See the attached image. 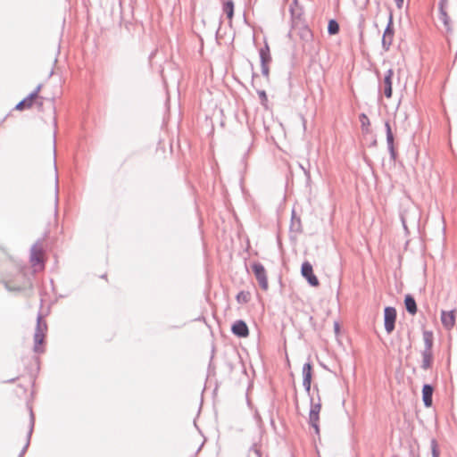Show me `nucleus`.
Returning a JSON list of instances; mask_svg holds the SVG:
<instances>
[{"mask_svg": "<svg viewBox=\"0 0 457 457\" xmlns=\"http://www.w3.org/2000/svg\"><path fill=\"white\" fill-rule=\"evenodd\" d=\"M45 246L42 240L37 241L30 249L29 261L35 271L43 269Z\"/></svg>", "mask_w": 457, "mask_h": 457, "instance_id": "f257e3e1", "label": "nucleus"}, {"mask_svg": "<svg viewBox=\"0 0 457 457\" xmlns=\"http://www.w3.org/2000/svg\"><path fill=\"white\" fill-rule=\"evenodd\" d=\"M46 330V323L43 320V317L41 316V314H38L37 318V326L34 334V351L37 353L41 352L40 345L44 342L45 334Z\"/></svg>", "mask_w": 457, "mask_h": 457, "instance_id": "f03ea898", "label": "nucleus"}, {"mask_svg": "<svg viewBox=\"0 0 457 457\" xmlns=\"http://www.w3.org/2000/svg\"><path fill=\"white\" fill-rule=\"evenodd\" d=\"M252 269L261 288L267 290L269 284L264 266L260 262H254L252 265Z\"/></svg>", "mask_w": 457, "mask_h": 457, "instance_id": "7ed1b4c3", "label": "nucleus"}, {"mask_svg": "<svg viewBox=\"0 0 457 457\" xmlns=\"http://www.w3.org/2000/svg\"><path fill=\"white\" fill-rule=\"evenodd\" d=\"M396 320V310L394 307L387 306L384 310V325L387 334H390L395 329Z\"/></svg>", "mask_w": 457, "mask_h": 457, "instance_id": "20e7f679", "label": "nucleus"}, {"mask_svg": "<svg viewBox=\"0 0 457 457\" xmlns=\"http://www.w3.org/2000/svg\"><path fill=\"white\" fill-rule=\"evenodd\" d=\"M311 402L312 403H311V410H310V413H309V423L315 429L316 434H319L320 428H319L318 422H319V419H320L319 415H320V411L321 409V403L320 402L314 403L312 402V399H311Z\"/></svg>", "mask_w": 457, "mask_h": 457, "instance_id": "39448f33", "label": "nucleus"}, {"mask_svg": "<svg viewBox=\"0 0 457 457\" xmlns=\"http://www.w3.org/2000/svg\"><path fill=\"white\" fill-rule=\"evenodd\" d=\"M301 273L312 287H318L320 285L319 279L314 275L312 266L309 262H304L302 264Z\"/></svg>", "mask_w": 457, "mask_h": 457, "instance_id": "423d86ee", "label": "nucleus"}, {"mask_svg": "<svg viewBox=\"0 0 457 457\" xmlns=\"http://www.w3.org/2000/svg\"><path fill=\"white\" fill-rule=\"evenodd\" d=\"M385 128H386V145H387V149L389 151V154H390V158L391 160L393 161H395L396 160V156H397V153H396V150L395 148V137H394V134L392 132V129H391V126H390V123L388 121H386L385 122Z\"/></svg>", "mask_w": 457, "mask_h": 457, "instance_id": "0eeeda50", "label": "nucleus"}, {"mask_svg": "<svg viewBox=\"0 0 457 457\" xmlns=\"http://www.w3.org/2000/svg\"><path fill=\"white\" fill-rule=\"evenodd\" d=\"M394 37V28H393V17L392 14L389 16L388 23L386 27V29L382 37V46L385 50H388L390 46L392 45Z\"/></svg>", "mask_w": 457, "mask_h": 457, "instance_id": "6e6552de", "label": "nucleus"}, {"mask_svg": "<svg viewBox=\"0 0 457 457\" xmlns=\"http://www.w3.org/2000/svg\"><path fill=\"white\" fill-rule=\"evenodd\" d=\"M446 4H447V1L446 0H440L439 1V4H438V5H439L438 19L443 23V25L445 26L446 32H450L452 30L451 20H450V17L448 16L447 12H446Z\"/></svg>", "mask_w": 457, "mask_h": 457, "instance_id": "1a4fd4ad", "label": "nucleus"}, {"mask_svg": "<svg viewBox=\"0 0 457 457\" xmlns=\"http://www.w3.org/2000/svg\"><path fill=\"white\" fill-rule=\"evenodd\" d=\"M40 86H38L33 92H31L26 98L18 103L15 106V109L18 111H22L24 109L30 108L33 104L34 100L37 97V94L40 90Z\"/></svg>", "mask_w": 457, "mask_h": 457, "instance_id": "9d476101", "label": "nucleus"}, {"mask_svg": "<svg viewBox=\"0 0 457 457\" xmlns=\"http://www.w3.org/2000/svg\"><path fill=\"white\" fill-rule=\"evenodd\" d=\"M232 333L238 337H246L249 335V329L246 323L238 320L235 321L231 327Z\"/></svg>", "mask_w": 457, "mask_h": 457, "instance_id": "9b49d317", "label": "nucleus"}, {"mask_svg": "<svg viewBox=\"0 0 457 457\" xmlns=\"http://www.w3.org/2000/svg\"><path fill=\"white\" fill-rule=\"evenodd\" d=\"M312 366L311 362H306L303 366V386L307 393H310L312 383Z\"/></svg>", "mask_w": 457, "mask_h": 457, "instance_id": "f8f14e48", "label": "nucleus"}, {"mask_svg": "<svg viewBox=\"0 0 457 457\" xmlns=\"http://www.w3.org/2000/svg\"><path fill=\"white\" fill-rule=\"evenodd\" d=\"M434 388L429 384H425L422 387V400L426 407H431L433 403Z\"/></svg>", "mask_w": 457, "mask_h": 457, "instance_id": "ddd939ff", "label": "nucleus"}, {"mask_svg": "<svg viewBox=\"0 0 457 457\" xmlns=\"http://www.w3.org/2000/svg\"><path fill=\"white\" fill-rule=\"evenodd\" d=\"M29 430L27 432V435H26V442H25V445L23 446V449L20 454V457H22L23 454L25 453V452L27 451L29 445V442H30V437H31V435H32V432H33V428H34V423H35V418H34V414H33V411H32V409L29 408Z\"/></svg>", "mask_w": 457, "mask_h": 457, "instance_id": "4468645a", "label": "nucleus"}, {"mask_svg": "<svg viewBox=\"0 0 457 457\" xmlns=\"http://www.w3.org/2000/svg\"><path fill=\"white\" fill-rule=\"evenodd\" d=\"M297 34L303 42V47H305V45L312 43L313 35L312 30L307 26L302 25L299 27Z\"/></svg>", "mask_w": 457, "mask_h": 457, "instance_id": "2eb2a0df", "label": "nucleus"}, {"mask_svg": "<svg viewBox=\"0 0 457 457\" xmlns=\"http://www.w3.org/2000/svg\"><path fill=\"white\" fill-rule=\"evenodd\" d=\"M394 75L393 70L389 69L387 70L383 85H384V94L386 97L390 98L392 96V77Z\"/></svg>", "mask_w": 457, "mask_h": 457, "instance_id": "dca6fc26", "label": "nucleus"}, {"mask_svg": "<svg viewBox=\"0 0 457 457\" xmlns=\"http://www.w3.org/2000/svg\"><path fill=\"white\" fill-rule=\"evenodd\" d=\"M441 321L445 328H447V329L452 328L455 323L453 311H450V312L443 311L441 313Z\"/></svg>", "mask_w": 457, "mask_h": 457, "instance_id": "f3484780", "label": "nucleus"}, {"mask_svg": "<svg viewBox=\"0 0 457 457\" xmlns=\"http://www.w3.org/2000/svg\"><path fill=\"white\" fill-rule=\"evenodd\" d=\"M290 12H291L293 23H294L293 29H296L295 27L297 26L298 22L300 21L301 16H302V11L298 7L297 0H294L293 3L290 4Z\"/></svg>", "mask_w": 457, "mask_h": 457, "instance_id": "a211bd4d", "label": "nucleus"}, {"mask_svg": "<svg viewBox=\"0 0 457 457\" xmlns=\"http://www.w3.org/2000/svg\"><path fill=\"white\" fill-rule=\"evenodd\" d=\"M422 356V362H421V369L423 370H428L432 367L433 363V352L428 351V350H422L421 352Z\"/></svg>", "mask_w": 457, "mask_h": 457, "instance_id": "6ab92c4d", "label": "nucleus"}, {"mask_svg": "<svg viewBox=\"0 0 457 457\" xmlns=\"http://www.w3.org/2000/svg\"><path fill=\"white\" fill-rule=\"evenodd\" d=\"M404 304H405L406 311L410 314H411V315L416 314V312H417V304H416V301H415V299L413 298L412 295H405Z\"/></svg>", "mask_w": 457, "mask_h": 457, "instance_id": "aec40b11", "label": "nucleus"}, {"mask_svg": "<svg viewBox=\"0 0 457 457\" xmlns=\"http://www.w3.org/2000/svg\"><path fill=\"white\" fill-rule=\"evenodd\" d=\"M423 341H424V349L428 351H432L434 337L433 332L429 330H424L422 333Z\"/></svg>", "mask_w": 457, "mask_h": 457, "instance_id": "412c9836", "label": "nucleus"}, {"mask_svg": "<svg viewBox=\"0 0 457 457\" xmlns=\"http://www.w3.org/2000/svg\"><path fill=\"white\" fill-rule=\"evenodd\" d=\"M290 230L295 233L302 232V222L300 217L295 215V211L292 212Z\"/></svg>", "mask_w": 457, "mask_h": 457, "instance_id": "4be33fe9", "label": "nucleus"}, {"mask_svg": "<svg viewBox=\"0 0 457 457\" xmlns=\"http://www.w3.org/2000/svg\"><path fill=\"white\" fill-rule=\"evenodd\" d=\"M260 59L261 64H269L271 62L270 47L267 43H265L264 47L260 49Z\"/></svg>", "mask_w": 457, "mask_h": 457, "instance_id": "5701e85b", "label": "nucleus"}, {"mask_svg": "<svg viewBox=\"0 0 457 457\" xmlns=\"http://www.w3.org/2000/svg\"><path fill=\"white\" fill-rule=\"evenodd\" d=\"M223 12L227 15L228 20H231L234 15V2L228 0L223 4Z\"/></svg>", "mask_w": 457, "mask_h": 457, "instance_id": "b1692460", "label": "nucleus"}, {"mask_svg": "<svg viewBox=\"0 0 457 457\" xmlns=\"http://www.w3.org/2000/svg\"><path fill=\"white\" fill-rule=\"evenodd\" d=\"M359 120L361 122V127L362 132L369 133L370 122V119L368 118V116L365 113H361L359 115Z\"/></svg>", "mask_w": 457, "mask_h": 457, "instance_id": "393cba45", "label": "nucleus"}, {"mask_svg": "<svg viewBox=\"0 0 457 457\" xmlns=\"http://www.w3.org/2000/svg\"><path fill=\"white\" fill-rule=\"evenodd\" d=\"M339 31V24L336 20H330L328 24V32L329 35H336Z\"/></svg>", "mask_w": 457, "mask_h": 457, "instance_id": "a878e982", "label": "nucleus"}, {"mask_svg": "<svg viewBox=\"0 0 457 457\" xmlns=\"http://www.w3.org/2000/svg\"><path fill=\"white\" fill-rule=\"evenodd\" d=\"M236 298H237V303H246L250 300V293L246 292V291H240L237 295Z\"/></svg>", "mask_w": 457, "mask_h": 457, "instance_id": "bb28decb", "label": "nucleus"}, {"mask_svg": "<svg viewBox=\"0 0 457 457\" xmlns=\"http://www.w3.org/2000/svg\"><path fill=\"white\" fill-rule=\"evenodd\" d=\"M431 455L432 457H439L440 452L438 449L437 442L435 438L430 441Z\"/></svg>", "mask_w": 457, "mask_h": 457, "instance_id": "cd10ccee", "label": "nucleus"}, {"mask_svg": "<svg viewBox=\"0 0 457 457\" xmlns=\"http://www.w3.org/2000/svg\"><path fill=\"white\" fill-rule=\"evenodd\" d=\"M54 168L57 170V129L54 131Z\"/></svg>", "mask_w": 457, "mask_h": 457, "instance_id": "c85d7f7f", "label": "nucleus"}, {"mask_svg": "<svg viewBox=\"0 0 457 457\" xmlns=\"http://www.w3.org/2000/svg\"><path fill=\"white\" fill-rule=\"evenodd\" d=\"M247 457H262L261 450L253 445L248 451Z\"/></svg>", "mask_w": 457, "mask_h": 457, "instance_id": "c756f323", "label": "nucleus"}, {"mask_svg": "<svg viewBox=\"0 0 457 457\" xmlns=\"http://www.w3.org/2000/svg\"><path fill=\"white\" fill-rule=\"evenodd\" d=\"M4 287L12 292V291H21L24 287L22 286H14L12 285L10 281H4Z\"/></svg>", "mask_w": 457, "mask_h": 457, "instance_id": "7c9ffc66", "label": "nucleus"}, {"mask_svg": "<svg viewBox=\"0 0 457 457\" xmlns=\"http://www.w3.org/2000/svg\"><path fill=\"white\" fill-rule=\"evenodd\" d=\"M257 93H258V96H259V97L261 99L262 104V105H266V103L268 101L266 92L264 90H259Z\"/></svg>", "mask_w": 457, "mask_h": 457, "instance_id": "2f4dec72", "label": "nucleus"}, {"mask_svg": "<svg viewBox=\"0 0 457 457\" xmlns=\"http://www.w3.org/2000/svg\"><path fill=\"white\" fill-rule=\"evenodd\" d=\"M262 67V74L264 77H269L270 70L268 64H261Z\"/></svg>", "mask_w": 457, "mask_h": 457, "instance_id": "473e14b6", "label": "nucleus"}, {"mask_svg": "<svg viewBox=\"0 0 457 457\" xmlns=\"http://www.w3.org/2000/svg\"><path fill=\"white\" fill-rule=\"evenodd\" d=\"M398 6H401L403 3V0H395Z\"/></svg>", "mask_w": 457, "mask_h": 457, "instance_id": "72a5a7b5", "label": "nucleus"}, {"mask_svg": "<svg viewBox=\"0 0 457 457\" xmlns=\"http://www.w3.org/2000/svg\"><path fill=\"white\" fill-rule=\"evenodd\" d=\"M402 222H403V226L404 228V229H407V227H406V224H405V220L403 218H402Z\"/></svg>", "mask_w": 457, "mask_h": 457, "instance_id": "f704fd0d", "label": "nucleus"}, {"mask_svg": "<svg viewBox=\"0 0 457 457\" xmlns=\"http://www.w3.org/2000/svg\"><path fill=\"white\" fill-rule=\"evenodd\" d=\"M335 330H336V331H338V330H339V325H338V323H335Z\"/></svg>", "mask_w": 457, "mask_h": 457, "instance_id": "c9c22d12", "label": "nucleus"}, {"mask_svg": "<svg viewBox=\"0 0 457 457\" xmlns=\"http://www.w3.org/2000/svg\"><path fill=\"white\" fill-rule=\"evenodd\" d=\"M55 205H56V207H55V208H57V205H58L57 201L55 202ZM55 212H57V209H55Z\"/></svg>", "mask_w": 457, "mask_h": 457, "instance_id": "e433bc0d", "label": "nucleus"}, {"mask_svg": "<svg viewBox=\"0 0 457 457\" xmlns=\"http://www.w3.org/2000/svg\"><path fill=\"white\" fill-rule=\"evenodd\" d=\"M55 126L57 125L56 118L54 119Z\"/></svg>", "mask_w": 457, "mask_h": 457, "instance_id": "4c0bfd02", "label": "nucleus"}]
</instances>
